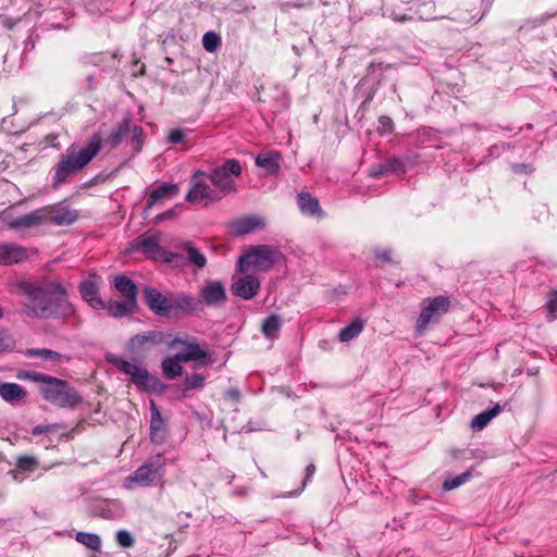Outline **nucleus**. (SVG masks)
Returning a JSON list of instances; mask_svg holds the SVG:
<instances>
[{
	"instance_id": "obj_1",
	"label": "nucleus",
	"mask_w": 557,
	"mask_h": 557,
	"mask_svg": "<svg viewBox=\"0 0 557 557\" xmlns=\"http://www.w3.org/2000/svg\"><path fill=\"white\" fill-rule=\"evenodd\" d=\"M16 286L25 297L23 306L30 318L67 319L76 314V308L70 301L69 288L60 277L23 280Z\"/></svg>"
},
{
	"instance_id": "obj_2",
	"label": "nucleus",
	"mask_w": 557,
	"mask_h": 557,
	"mask_svg": "<svg viewBox=\"0 0 557 557\" xmlns=\"http://www.w3.org/2000/svg\"><path fill=\"white\" fill-rule=\"evenodd\" d=\"M102 136L95 133L82 148L70 146L63 154L60 156L54 166L52 177V187L58 188L64 184L71 176L82 171L89 162L101 151Z\"/></svg>"
},
{
	"instance_id": "obj_3",
	"label": "nucleus",
	"mask_w": 557,
	"mask_h": 557,
	"mask_svg": "<svg viewBox=\"0 0 557 557\" xmlns=\"http://www.w3.org/2000/svg\"><path fill=\"white\" fill-rule=\"evenodd\" d=\"M108 361L120 372L129 375L131 382L141 389L161 393L165 388V385L157 376L150 374L139 363L127 361L115 355L109 356Z\"/></svg>"
},
{
	"instance_id": "obj_4",
	"label": "nucleus",
	"mask_w": 557,
	"mask_h": 557,
	"mask_svg": "<svg viewBox=\"0 0 557 557\" xmlns=\"http://www.w3.org/2000/svg\"><path fill=\"white\" fill-rule=\"evenodd\" d=\"M40 394L48 403L59 407L74 409L83 401L82 395L69 382L51 376L49 382L40 387Z\"/></svg>"
},
{
	"instance_id": "obj_5",
	"label": "nucleus",
	"mask_w": 557,
	"mask_h": 557,
	"mask_svg": "<svg viewBox=\"0 0 557 557\" xmlns=\"http://www.w3.org/2000/svg\"><path fill=\"white\" fill-rule=\"evenodd\" d=\"M283 258L282 252L274 246L258 245L238 259V270L247 272L250 269L268 271Z\"/></svg>"
},
{
	"instance_id": "obj_6",
	"label": "nucleus",
	"mask_w": 557,
	"mask_h": 557,
	"mask_svg": "<svg viewBox=\"0 0 557 557\" xmlns=\"http://www.w3.org/2000/svg\"><path fill=\"white\" fill-rule=\"evenodd\" d=\"M240 162L236 159H227L223 164L213 168L209 174L211 183L219 189L222 196L237 191L235 177L242 175Z\"/></svg>"
},
{
	"instance_id": "obj_7",
	"label": "nucleus",
	"mask_w": 557,
	"mask_h": 557,
	"mask_svg": "<svg viewBox=\"0 0 557 557\" xmlns=\"http://www.w3.org/2000/svg\"><path fill=\"white\" fill-rule=\"evenodd\" d=\"M165 460L162 455H156L149 458L144 465L135 470L125 480L127 487H133V484L137 486H152L164 474Z\"/></svg>"
},
{
	"instance_id": "obj_8",
	"label": "nucleus",
	"mask_w": 557,
	"mask_h": 557,
	"mask_svg": "<svg viewBox=\"0 0 557 557\" xmlns=\"http://www.w3.org/2000/svg\"><path fill=\"white\" fill-rule=\"evenodd\" d=\"M206 173L203 171H196L190 177V189L186 195V200L190 203H199L202 200L209 202L219 201L222 196L210 187L205 181Z\"/></svg>"
},
{
	"instance_id": "obj_9",
	"label": "nucleus",
	"mask_w": 557,
	"mask_h": 557,
	"mask_svg": "<svg viewBox=\"0 0 557 557\" xmlns=\"http://www.w3.org/2000/svg\"><path fill=\"white\" fill-rule=\"evenodd\" d=\"M164 342V334L158 330H151L132 336L125 349L132 355H143L151 348L161 345Z\"/></svg>"
},
{
	"instance_id": "obj_10",
	"label": "nucleus",
	"mask_w": 557,
	"mask_h": 557,
	"mask_svg": "<svg viewBox=\"0 0 557 557\" xmlns=\"http://www.w3.org/2000/svg\"><path fill=\"white\" fill-rule=\"evenodd\" d=\"M426 305L421 310L417 320L418 330H423L431 322H437L448 311L449 299L446 296H436L425 300Z\"/></svg>"
},
{
	"instance_id": "obj_11",
	"label": "nucleus",
	"mask_w": 557,
	"mask_h": 557,
	"mask_svg": "<svg viewBox=\"0 0 557 557\" xmlns=\"http://www.w3.org/2000/svg\"><path fill=\"white\" fill-rule=\"evenodd\" d=\"M200 311H202V301L200 299L186 293L172 294L169 319L194 315Z\"/></svg>"
},
{
	"instance_id": "obj_12",
	"label": "nucleus",
	"mask_w": 557,
	"mask_h": 557,
	"mask_svg": "<svg viewBox=\"0 0 557 557\" xmlns=\"http://www.w3.org/2000/svg\"><path fill=\"white\" fill-rule=\"evenodd\" d=\"M143 299L149 310L157 317L170 318L172 295L168 297L156 287L145 286L143 289Z\"/></svg>"
},
{
	"instance_id": "obj_13",
	"label": "nucleus",
	"mask_w": 557,
	"mask_h": 557,
	"mask_svg": "<svg viewBox=\"0 0 557 557\" xmlns=\"http://www.w3.org/2000/svg\"><path fill=\"white\" fill-rule=\"evenodd\" d=\"M101 283V277L97 275L95 272H90L87 277H85L78 285V290L82 298L92 308V309H103L104 301L99 296V286Z\"/></svg>"
},
{
	"instance_id": "obj_14",
	"label": "nucleus",
	"mask_w": 557,
	"mask_h": 557,
	"mask_svg": "<svg viewBox=\"0 0 557 557\" xmlns=\"http://www.w3.org/2000/svg\"><path fill=\"white\" fill-rule=\"evenodd\" d=\"M47 218L48 209L39 208L21 216L5 218L3 221L9 228L17 231L38 226L47 221Z\"/></svg>"
},
{
	"instance_id": "obj_15",
	"label": "nucleus",
	"mask_w": 557,
	"mask_h": 557,
	"mask_svg": "<svg viewBox=\"0 0 557 557\" xmlns=\"http://www.w3.org/2000/svg\"><path fill=\"white\" fill-rule=\"evenodd\" d=\"M127 250L129 252L139 251L148 257L156 258V256L162 251L159 233L152 235L145 233L137 236L129 242Z\"/></svg>"
},
{
	"instance_id": "obj_16",
	"label": "nucleus",
	"mask_w": 557,
	"mask_h": 557,
	"mask_svg": "<svg viewBox=\"0 0 557 557\" xmlns=\"http://www.w3.org/2000/svg\"><path fill=\"white\" fill-rule=\"evenodd\" d=\"M259 289V278L250 274L234 278L231 285L233 295L246 300L253 298L258 294Z\"/></svg>"
},
{
	"instance_id": "obj_17",
	"label": "nucleus",
	"mask_w": 557,
	"mask_h": 557,
	"mask_svg": "<svg viewBox=\"0 0 557 557\" xmlns=\"http://www.w3.org/2000/svg\"><path fill=\"white\" fill-rule=\"evenodd\" d=\"M202 305L219 307L226 300V290L220 281H208L200 288Z\"/></svg>"
},
{
	"instance_id": "obj_18",
	"label": "nucleus",
	"mask_w": 557,
	"mask_h": 557,
	"mask_svg": "<svg viewBox=\"0 0 557 557\" xmlns=\"http://www.w3.org/2000/svg\"><path fill=\"white\" fill-rule=\"evenodd\" d=\"M89 513L94 517L114 520L123 516V507L117 500H98L91 504Z\"/></svg>"
},
{
	"instance_id": "obj_19",
	"label": "nucleus",
	"mask_w": 557,
	"mask_h": 557,
	"mask_svg": "<svg viewBox=\"0 0 557 557\" xmlns=\"http://www.w3.org/2000/svg\"><path fill=\"white\" fill-rule=\"evenodd\" d=\"M406 172V161L401 158L392 157L379 164L373 165L370 170V176L374 178H380L386 174L403 175Z\"/></svg>"
},
{
	"instance_id": "obj_20",
	"label": "nucleus",
	"mask_w": 557,
	"mask_h": 557,
	"mask_svg": "<svg viewBox=\"0 0 557 557\" xmlns=\"http://www.w3.org/2000/svg\"><path fill=\"white\" fill-rule=\"evenodd\" d=\"M28 259V250L14 243L0 244V264L12 265Z\"/></svg>"
},
{
	"instance_id": "obj_21",
	"label": "nucleus",
	"mask_w": 557,
	"mask_h": 557,
	"mask_svg": "<svg viewBox=\"0 0 557 557\" xmlns=\"http://www.w3.org/2000/svg\"><path fill=\"white\" fill-rule=\"evenodd\" d=\"M48 209V218L47 221L55 225H71L78 219V213L76 210L71 209L65 206L59 207H46Z\"/></svg>"
},
{
	"instance_id": "obj_22",
	"label": "nucleus",
	"mask_w": 557,
	"mask_h": 557,
	"mask_svg": "<svg viewBox=\"0 0 557 557\" xmlns=\"http://www.w3.org/2000/svg\"><path fill=\"white\" fill-rule=\"evenodd\" d=\"M0 396L4 401L17 405L26 398L27 392L17 383L2 382L0 380Z\"/></svg>"
},
{
	"instance_id": "obj_23",
	"label": "nucleus",
	"mask_w": 557,
	"mask_h": 557,
	"mask_svg": "<svg viewBox=\"0 0 557 557\" xmlns=\"http://www.w3.org/2000/svg\"><path fill=\"white\" fill-rule=\"evenodd\" d=\"M178 194V185L164 183L160 187L153 189L147 200L145 213L147 214L148 210L154 207L157 203L161 202L164 199L172 198Z\"/></svg>"
},
{
	"instance_id": "obj_24",
	"label": "nucleus",
	"mask_w": 557,
	"mask_h": 557,
	"mask_svg": "<svg viewBox=\"0 0 557 557\" xmlns=\"http://www.w3.org/2000/svg\"><path fill=\"white\" fill-rule=\"evenodd\" d=\"M114 287L125 300L138 304V287L132 278L121 274L114 277Z\"/></svg>"
},
{
	"instance_id": "obj_25",
	"label": "nucleus",
	"mask_w": 557,
	"mask_h": 557,
	"mask_svg": "<svg viewBox=\"0 0 557 557\" xmlns=\"http://www.w3.org/2000/svg\"><path fill=\"white\" fill-rule=\"evenodd\" d=\"M108 314L112 318L119 319L135 313L138 309V304L128 300H110L104 302V308Z\"/></svg>"
},
{
	"instance_id": "obj_26",
	"label": "nucleus",
	"mask_w": 557,
	"mask_h": 557,
	"mask_svg": "<svg viewBox=\"0 0 557 557\" xmlns=\"http://www.w3.org/2000/svg\"><path fill=\"white\" fill-rule=\"evenodd\" d=\"M132 113L126 112L121 122L113 128L111 135L108 138L109 144L112 148H116L125 139L131 132Z\"/></svg>"
},
{
	"instance_id": "obj_27",
	"label": "nucleus",
	"mask_w": 557,
	"mask_h": 557,
	"mask_svg": "<svg viewBox=\"0 0 557 557\" xmlns=\"http://www.w3.org/2000/svg\"><path fill=\"white\" fill-rule=\"evenodd\" d=\"M263 225V221L253 215L243 216L232 222L231 226L236 235L252 233Z\"/></svg>"
},
{
	"instance_id": "obj_28",
	"label": "nucleus",
	"mask_w": 557,
	"mask_h": 557,
	"mask_svg": "<svg viewBox=\"0 0 557 557\" xmlns=\"http://www.w3.org/2000/svg\"><path fill=\"white\" fill-rule=\"evenodd\" d=\"M150 438L156 444H161L165 440V424L153 403L151 408Z\"/></svg>"
},
{
	"instance_id": "obj_29",
	"label": "nucleus",
	"mask_w": 557,
	"mask_h": 557,
	"mask_svg": "<svg viewBox=\"0 0 557 557\" xmlns=\"http://www.w3.org/2000/svg\"><path fill=\"white\" fill-rule=\"evenodd\" d=\"M281 153L277 151H268L259 153L255 163L257 166L265 169L269 174H274L280 169Z\"/></svg>"
},
{
	"instance_id": "obj_30",
	"label": "nucleus",
	"mask_w": 557,
	"mask_h": 557,
	"mask_svg": "<svg viewBox=\"0 0 557 557\" xmlns=\"http://www.w3.org/2000/svg\"><path fill=\"white\" fill-rule=\"evenodd\" d=\"M182 250L184 251V261L188 264H193L198 269H203L207 264L206 256L194 246L191 242H185L181 245Z\"/></svg>"
},
{
	"instance_id": "obj_31",
	"label": "nucleus",
	"mask_w": 557,
	"mask_h": 557,
	"mask_svg": "<svg viewBox=\"0 0 557 557\" xmlns=\"http://www.w3.org/2000/svg\"><path fill=\"white\" fill-rule=\"evenodd\" d=\"M503 411L499 404H494L493 407L476 414L471 421V428L476 431L483 430L490 421Z\"/></svg>"
},
{
	"instance_id": "obj_32",
	"label": "nucleus",
	"mask_w": 557,
	"mask_h": 557,
	"mask_svg": "<svg viewBox=\"0 0 557 557\" xmlns=\"http://www.w3.org/2000/svg\"><path fill=\"white\" fill-rule=\"evenodd\" d=\"M25 356L28 358L38 357L42 360L51 362L52 364H59L69 359L62 354L48 348H30L25 351Z\"/></svg>"
},
{
	"instance_id": "obj_33",
	"label": "nucleus",
	"mask_w": 557,
	"mask_h": 557,
	"mask_svg": "<svg viewBox=\"0 0 557 557\" xmlns=\"http://www.w3.org/2000/svg\"><path fill=\"white\" fill-rule=\"evenodd\" d=\"M177 355L183 362L199 361L208 357L207 351L200 347L196 339H191L190 343L185 346V349L178 351Z\"/></svg>"
},
{
	"instance_id": "obj_34",
	"label": "nucleus",
	"mask_w": 557,
	"mask_h": 557,
	"mask_svg": "<svg viewBox=\"0 0 557 557\" xmlns=\"http://www.w3.org/2000/svg\"><path fill=\"white\" fill-rule=\"evenodd\" d=\"M181 358L177 354L174 356L166 357L161 364L163 375L168 380H174L183 374V368L181 366Z\"/></svg>"
},
{
	"instance_id": "obj_35",
	"label": "nucleus",
	"mask_w": 557,
	"mask_h": 557,
	"mask_svg": "<svg viewBox=\"0 0 557 557\" xmlns=\"http://www.w3.org/2000/svg\"><path fill=\"white\" fill-rule=\"evenodd\" d=\"M297 203L300 211L307 215H315L321 211L318 199L308 193H300L297 196Z\"/></svg>"
},
{
	"instance_id": "obj_36",
	"label": "nucleus",
	"mask_w": 557,
	"mask_h": 557,
	"mask_svg": "<svg viewBox=\"0 0 557 557\" xmlns=\"http://www.w3.org/2000/svg\"><path fill=\"white\" fill-rule=\"evenodd\" d=\"M282 327V319L278 314H271L262 323V334L267 338H275Z\"/></svg>"
},
{
	"instance_id": "obj_37",
	"label": "nucleus",
	"mask_w": 557,
	"mask_h": 557,
	"mask_svg": "<svg viewBox=\"0 0 557 557\" xmlns=\"http://www.w3.org/2000/svg\"><path fill=\"white\" fill-rule=\"evenodd\" d=\"M363 330V322L360 319L354 320L350 324L343 327L338 333V339L347 343L356 338Z\"/></svg>"
},
{
	"instance_id": "obj_38",
	"label": "nucleus",
	"mask_w": 557,
	"mask_h": 557,
	"mask_svg": "<svg viewBox=\"0 0 557 557\" xmlns=\"http://www.w3.org/2000/svg\"><path fill=\"white\" fill-rule=\"evenodd\" d=\"M75 540L79 543L86 546L87 548L94 550V552H100L101 549V539L96 533H88V532H77Z\"/></svg>"
},
{
	"instance_id": "obj_39",
	"label": "nucleus",
	"mask_w": 557,
	"mask_h": 557,
	"mask_svg": "<svg viewBox=\"0 0 557 557\" xmlns=\"http://www.w3.org/2000/svg\"><path fill=\"white\" fill-rule=\"evenodd\" d=\"M16 470L23 473H32L39 467V461L34 456H18L16 458Z\"/></svg>"
},
{
	"instance_id": "obj_40",
	"label": "nucleus",
	"mask_w": 557,
	"mask_h": 557,
	"mask_svg": "<svg viewBox=\"0 0 557 557\" xmlns=\"http://www.w3.org/2000/svg\"><path fill=\"white\" fill-rule=\"evenodd\" d=\"M131 145L133 147L134 154H137L141 151L144 146V129L139 125H134L131 128Z\"/></svg>"
},
{
	"instance_id": "obj_41",
	"label": "nucleus",
	"mask_w": 557,
	"mask_h": 557,
	"mask_svg": "<svg viewBox=\"0 0 557 557\" xmlns=\"http://www.w3.org/2000/svg\"><path fill=\"white\" fill-rule=\"evenodd\" d=\"M471 476H472V471L471 470H467L466 472H463V473H461L459 475H456L454 478L447 479L443 483V490L444 491L455 490V488L461 486L462 484H465L466 482H468V480Z\"/></svg>"
},
{
	"instance_id": "obj_42",
	"label": "nucleus",
	"mask_w": 557,
	"mask_h": 557,
	"mask_svg": "<svg viewBox=\"0 0 557 557\" xmlns=\"http://www.w3.org/2000/svg\"><path fill=\"white\" fill-rule=\"evenodd\" d=\"M17 377L21 380H29L36 383H44L45 385L49 382L51 375L39 373L36 371H20Z\"/></svg>"
},
{
	"instance_id": "obj_43",
	"label": "nucleus",
	"mask_w": 557,
	"mask_h": 557,
	"mask_svg": "<svg viewBox=\"0 0 557 557\" xmlns=\"http://www.w3.org/2000/svg\"><path fill=\"white\" fill-rule=\"evenodd\" d=\"M184 393L191 389H199L205 384V376L201 374L187 375L184 379Z\"/></svg>"
},
{
	"instance_id": "obj_44",
	"label": "nucleus",
	"mask_w": 557,
	"mask_h": 557,
	"mask_svg": "<svg viewBox=\"0 0 557 557\" xmlns=\"http://www.w3.org/2000/svg\"><path fill=\"white\" fill-rule=\"evenodd\" d=\"M220 37L214 32H207L202 37V46L208 52L216 50Z\"/></svg>"
},
{
	"instance_id": "obj_45",
	"label": "nucleus",
	"mask_w": 557,
	"mask_h": 557,
	"mask_svg": "<svg viewBox=\"0 0 557 557\" xmlns=\"http://www.w3.org/2000/svg\"><path fill=\"white\" fill-rule=\"evenodd\" d=\"M546 308H547V320L549 322H552L556 319V314H557V290H553L549 293L547 301H546Z\"/></svg>"
},
{
	"instance_id": "obj_46",
	"label": "nucleus",
	"mask_w": 557,
	"mask_h": 557,
	"mask_svg": "<svg viewBox=\"0 0 557 557\" xmlns=\"http://www.w3.org/2000/svg\"><path fill=\"white\" fill-rule=\"evenodd\" d=\"M15 346L14 338L8 331L0 327V352L11 351Z\"/></svg>"
},
{
	"instance_id": "obj_47",
	"label": "nucleus",
	"mask_w": 557,
	"mask_h": 557,
	"mask_svg": "<svg viewBox=\"0 0 557 557\" xmlns=\"http://www.w3.org/2000/svg\"><path fill=\"white\" fill-rule=\"evenodd\" d=\"M116 542L121 547L124 548H129L135 544L133 535L126 530H119L116 532Z\"/></svg>"
},
{
	"instance_id": "obj_48",
	"label": "nucleus",
	"mask_w": 557,
	"mask_h": 557,
	"mask_svg": "<svg viewBox=\"0 0 557 557\" xmlns=\"http://www.w3.org/2000/svg\"><path fill=\"white\" fill-rule=\"evenodd\" d=\"M100 83V73L95 72L87 74L83 84V89L85 91H94L97 89Z\"/></svg>"
},
{
	"instance_id": "obj_49",
	"label": "nucleus",
	"mask_w": 557,
	"mask_h": 557,
	"mask_svg": "<svg viewBox=\"0 0 557 557\" xmlns=\"http://www.w3.org/2000/svg\"><path fill=\"white\" fill-rule=\"evenodd\" d=\"M116 54H108V53H95L86 59V63L91 64L94 66H101L107 59L114 60Z\"/></svg>"
},
{
	"instance_id": "obj_50",
	"label": "nucleus",
	"mask_w": 557,
	"mask_h": 557,
	"mask_svg": "<svg viewBox=\"0 0 557 557\" xmlns=\"http://www.w3.org/2000/svg\"><path fill=\"white\" fill-rule=\"evenodd\" d=\"M158 255H160L162 257L163 261L166 263H177V264L184 263V255L183 253L165 251L162 249V251L159 252Z\"/></svg>"
},
{
	"instance_id": "obj_51",
	"label": "nucleus",
	"mask_w": 557,
	"mask_h": 557,
	"mask_svg": "<svg viewBox=\"0 0 557 557\" xmlns=\"http://www.w3.org/2000/svg\"><path fill=\"white\" fill-rule=\"evenodd\" d=\"M394 123L389 116L382 115L379 119V129L381 133L389 134L393 132Z\"/></svg>"
},
{
	"instance_id": "obj_52",
	"label": "nucleus",
	"mask_w": 557,
	"mask_h": 557,
	"mask_svg": "<svg viewBox=\"0 0 557 557\" xmlns=\"http://www.w3.org/2000/svg\"><path fill=\"white\" fill-rule=\"evenodd\" d=\"M60 428V424H39V425H36L33 431H32V434L33 435H41V434H45V433H50L52 432L53 430Z\"/></svg>"
},
{
	"instance_id": "obj_53",
	"label": "nucleus",
	"mask_w": 557,
	"mask_h": 557,
	"mask_svg": "<svg viewBox=\"0 0 557 557\" xmlns=\"http://www.w3.org/2000/svg\"><path fill=\"white\" fill-rule=\"evenodd\" d=\"M184 139L185 135L181 128L172 129L168 137L169 143L173 145L181 144Z\"/></svg>"
},
{
	"instance_id": "obj_54",
	"label": "nucleus",
	"mask_w": 557,
	"mask_h": 557,
	"mask_svg": "<svg viewBox=\"0 0 557 557\" xmlns=\"http://www.w3.org/2000/svg\"><path fill=\"white\" fill-rule=\"evenodd\" d=\"M224 396L225 398L231 399L234 404H238L242 398V393L239 392L238 388L232 387L225 392Z\"/></svg>"
},
{
	"instance_id": "obj_55",
	"label": "nucleus",
	"mask_w": 557,
	"mask_h": 557,
	"mask_svg": "<svg viewBox=\"0 0 557 557\" xmlns=\"http://www.w3.org/2000/svg\"><path fill=\"white\" fill-rule=\"evenodd\" d=\"M374 256L384 262H392V251L389 249H375Z\"/></svg>"
},
{
	"instance_id": "obj_56",
	"label": "nucleus",
	"mask_w": 557,
	"mask_h": 557,
	"mask_svg": "<svg viewBox=\"0 0 557 557\" xmlns=\"http://www.w3.org/2000/svg\"><path fill=\"white\" fill-rule=\"evenodd\" d=\"M388 67H389V65H384L383 63L371 62L367 67V75L368 76L373 75L376 73V71L382 72Z\"/></svg>"
},
{
	"instance_id": "obj_57",
	"label": "nucleus",
	"mask_w": 557,
	"mask_h": 557,
	"mask_svg": "<svg viewBox=\"0 0 557 557\" xmlns=\"http://www.w3.org/2000/svg\"><path fill=\"white\" fill-rule=\"evenodd\" d=\"M315 472V467L313 463H310L307 466L306 468V474H305V478H304V481H302V487L301 490L305 488V486L311 481V478L313 476Z\"/></svg>"
},
{
	"instance_id": "obj_58",
	"label": "nucleus",
	"mask_w": 557,
	"mask_h": 557,
	"mask_svg": "<svg viewBox=\"0 0 557 557\" xmlns=\"http://www.w3.org/2000/svg\"><path fill=\"white\" fill-rule=\"evenodd\" d=\"M512 170L516 172V173H524V174H528V173H531L533 172V169L530 164H525V163H516L512 165Z\"/></svg>"
},
{
	"instance_id": "obj_59",
	"label": "nucleus",
	"mask_w": 557,
	"mask_h": 557,
	"mask_svg": "<svg viewBox=\"0 0 557 557\" xmlns=\"http://www.w3.org/2000/svg\"><path fill=\"white\" fill-rule=\"evenodd\" d=\"M191 339H189L188 336H184V337H175L171 343H170V347L171 348H175L177 346H186L188 343H190Z\"/></svg>"
},
{
	"instance_id": "obj_60",
	"label": "nucleus",
	"mask_w": 557,
	"mask_h": 557,
	"mask_svg": "<svg viewBox=\"0 0 557 557\" xmlns=\"http://www.w3.org/2000/svg\"><path fill=\"white\" fill-rule=\"evenodd\" d=\"M174 215V209H170L163 213H160L156 216V223H160L161 221L169 220Z\"/></svg>"
},
{
	"instance_id": "obj_61",
	"label": "nucleus",
	"mask_w": 557,
	"mask_h": 557,
	"mask_svg": "<svg viewBox=\"0 0 557 557\" xmlns=\"http://www.w3.org/2000/svg\"><path fill=\"white\" fill-rule=\"evenodd\" d=\"M502 152L503 150L500 149V145H494L488 148V156L491 157H498Z\"/></svg>"
},
{
	"instance_id": "obj_62",
	"label": "nucleus",
	"mask_w": 557,
	"mask_h": 557,
	"mask_svg": "<svg viewBox=\"0 0 557 557\" xmlns=\"http://www.w3.org/2000/svg\"><path fill=\"white\" fill-rule=\"evenodd\" d=\"M11 473H12L13 480L16 482L21 483L25 479V475H24L25 473L17 471L16 469L12 470Z\"/></svg>"
},
{
	"instance_id": "obj_63",
	"label": "nucleus",
	"mask_w": 557,
	"mask_h": 557,
	"mask_svg": "<svg viewBox=\"0 0 557 557\" xmlns=\"http://www.w3.org/2000/svg\"><path fill=\"white\" fill-rule=\"evenodd\" d=\"M280 103H281V108L282 109H286L289 107V98H288V95L283 92L281 98H280Z\"/></svg>"
},
{
	"instance_id": "obj_64",
	"label": "nucleus",
	"mask_w": 557,
	"mask_h": 557,
	"mask_svg": "<svg viewBox=\"0 0 557 557\" xmlns=\"http://www.w3.org/2000/svg\"><path fill=\"white\" fill-rule=\"evenodd\" d=\"M373 97H374V91L369 92V95L367 96V98L364 99L362 104L364 106V104L369 103L370 101H372Z\"/></svg>"
}]
</instances>
